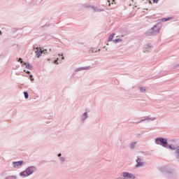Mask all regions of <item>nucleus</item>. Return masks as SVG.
<instances>
[{
	"label": "nucleus",
	"instance_id": "1",
	"mask_svg": "<svg viewBox=\"0 0 179 179\" xmlns=\"http://www.w3.org/2000/svg\"><path fill=\"white\" fill-rule=\"evenodd\" d=\"M162 173L165 174L167 179H178L179 176L176 169L171 168H163L162 169Z\"/></svg>",
	"mask_w": 179,
	"mask_h": 179
},
{
	"label": "nucleus",
	"instance_id": "2",
	"mask_svg": "<svg viewBox=\"0 0 179 179\" xmlns=\"http://www.w3.org/2000/svg\"><path fill=\"white\" fill-rule=\"evenodd\" d=\"M162 29V24L157 23L152 27L150 30L145 33V36L150 37L152 36H157L160 33V29Z\"/></svg>",
	"mask_w": 179,
	"mask_h": 179
},
{
	"label": "nucleus",
	"instance_id": "3",
	"mask_svg": "<svg viewBox=\"0 0 179 179\" xmlns=\"http://www.w3.org/2000/svg\"><path fill=\"white\" fill-rule=\"evenodd\" d=\"M155 145H159L162 148L167 149L169 148V141L167 138L163 137H157L155 139Z\"/></svg>",
	"mask_w": 179,
	"mask_h": 179
},
{
	"label": "nucleus",
	"instance_id": "4",
	"mask_svg": "<svg viewBox=\"0 0 179 179\" xmlns=\"http://www.w3.org/2000/svg\"><path fill=\"white\" fill-rule=\"evenodd\" d=\"M34 50H35V54L38 58H40L41 57V54H50V52L52 51L51 48L48 50L44 49L43 50V49H41V47H36V46H34Z\"/></svg>",
	"mask_w": 179,
	"mask_h": 179
},
{
	"label": "nucleus",
	"instance_id": "5",
	"mask_svg": "<svg viewBox=\"0 0 179 179\" xmlns=\"http://www.w3.org/2000/svg\"><path fill=\"white\" fill-rule=\"evenodd\" d=\"M27 176H31V174H33V173H35V171H37V168L34 166H29L28 168H27L25 169Z\"/></svg>",
	"mask_w": 179,
	"mask_h": 179
},
{
	"label": "nucleus",
	"instance_id": "6",
	"mask_svg": "<svg viewBox=\"0 0 179 179\" xmlns=\"http://www.w3.org/2000/svg\"><path fill=\"white\" fill-rule=\"evenodd\" d=\"M123 178H129V179H135V175L134 173H130L129 172H123Z\"/></svg>",
	"mask_w": 179,
	"mask_h": 179
},
{
	"label": "nucleus",
	"instance_id": "7",
	"mask_svg": "<svg viewBox=\"0 0 179 179\" xmlns=\"http://www.w3.org/2000/svg\"><path fill=\"white\" fill-rule=\"evenodd\" d=\"M136 164L135 167L136 169L139 167H143V166H145V163L142 162V159H141L139 157H137V159L136 160Z\"/></svg>",
	"mask_w": 179,
	"mask_h": 179
},
{
	"label": "nucleus",
	"instance_id": "8",
	"mask_svg": "<svg viewBox=\"0 0 179 179\" xmlns=\"http://www.w3.org/2000/svg\"><path fill=\"white\" fill-rule=\"evenodd\" d=\"M155 120H156V117H150L149 116H147L145 119H143V120H140L139 122H137L136 124L138 125V124L145 122V121H155Z\"/></svg>",
	"mask_w": 179,
	"mask_h": 179
},
{
	"label": "nucleus",
	"instance_id": "9",
	"mask_svg": "<svg viewBox=\"0 0 179 179\" xmlns=\"http://www.w3.org/2000/svg\"><path fill=\"white\" fill-rule=\"evenodd\" d=\"M22 164H23V161L12 162V166L14 167V169H16V167H20V166H22Z\"/></svg>",
	"mask_w": 179,
	"mask_h": 179
},
{
	"label": "nucleus",
	"instance_id": "10",
	"mask_svg": "<svg viewBox=\"0 0 179 179\" xmlns=\"http://www.w3.org/2000/svg\"><path fill=\"white\" fill-rule=\"evenodd\" d=\"M92 66H84V67H79L76 69V72H80V71H88V69H90Z\"/></svg>",
	"mask_w": 179,
	"mask_h": 179
},
{
	"label": "nucleus",
	"instance_id": "11",
	"mask_svg": "<svg viewBox=\"0 0 179 179\" xmlns=\"http://www.w3.org/2000/svg\"><path fill=\"white\" fill-rule=\"evenodd\" d=\"M87 118H89V115H87V112H85L81 115L82 122H85Z\"/></svg>",
	"mask_w": 179,
	"mask_h": 179
},
{
	"label": "nucleus",
	"instance_id": "12",
	"mask_svg": "<svg viewBox=\"0 0 179 179\" xmlns=\"http://www.w3.org/2000/svg\"><path fill=\"white\" fill-rule=\"evenodd\" d=\"M57 156H58V157H59V160L61 164H62L63 163H65V161L66 160V158H65L64 157H61V156H62V154L59 153L57 155Z\"/></svg>",
	"mask_w": 179,
	"mask_h": 179
},
{
	"label": "nucleus",
	"instance_id": "13",
	"mask_svg": "<svg viewBox=\"0 0 179 179\" xmlns=\"http://www.w3.org/2000/svg\"><path fill=\"white\" fill-rule=\"evenodd\" d=\"M92 9H93L94 12H103V9L99 8L96 6H91Z\"/></svg>",
	"mask_w": 179,
	"mask_h": 179
},
{
	"label": "nucleus",
	"instance_id": "14",
	"mask_svg": "<svg viewBox=\"0 0 179 179\" xmlns=\"http://www.w3.org/2000/svg\"><path fill=\"white\" fill-rule=\"evenodd\" d=\"M175 157L179 162V146L177 147V149L175 151Z\"/></svg>",
	"mask_w": 179,
	"mask_h": 179
},
{
	"label": "nucleus",
	"instance_id": "15",
	"mask_svg": "<svg viewBox=\"0 0 179 179\" xmlns=\"http://www.w3.org/2000/svg\"><path fill=\"white\" fill-rule=\"evenodd\" d=\"M20 177H29V175L26 173V170L20 173Z\"/></svg>",
	"mask_w": 179,
	"mask_h": 179
},
{
	"label": "nucleus",
	"instance_id": "16",
	"mask_svg": "<svg viewBox=\"0 0 179 179\" xmlns=\"http://www.w3.org/2000/svg\"><path fill=\"white\" fill-rule=\"evenodd\" d=\"M24 65H25L27 69H29V71H31V69H33V66L29 63H24Z\"/></svg>",
	"mask_w": 179,
	"mask_h": 179
},
{
	"label": "nucleus",
	"instance_id": "17",
	"mask_svg": "<svg viewBox=\"0 0 179 179\" xmlns=\"http://www.w3.org/2000/svg\"><path fill=\"white\" fill-rule=\"evenodd\" d=\"M168 147L169 148V149H171V150H177V147H176V145L173 144L169 145Z\"/></svg>",
	"mask_w": 179,
	"mask_h": 179
},
{
	"label": "nucleus",
	"instance_id": "18",
	"mask_svg": "<svg viewBox=\"0 0 179 179\" xmlns=\"http://www.w3.org/2000/svg\"><path fill=\"white\" fill-rule=\"evenodd\" d=\"M173 20V17H169L162 18V22H169V20Z\"/></svg>",
	"mask_w": 179,
	"mask_h": 179
},
{
	"label": "nucleus",
	"instance_id": "19",
	"mask_svg": "<svg viewBox=\"0 0 179 179\" xmlns=\"http://www.w3.org/2000/svg\"><path fill=\"white\" fill-rule=\"evenodd\" d=\"M135 146H136V142H131L130 144V149H135Z\"/></svg>",
	"mask_w": 179,
	"mask_h": 179
},
{
	"label": "nucleus",
	"instance_id": "20",
	"mask_svg": "<svg viewBox=\"0 0 179 179\" xmlns=\"http://www.w3.org/2000/svg\"><path fill=\"white\" fill-rule=\"evenodd\" d=\"M139 90L141 93H145L146 92V87H141Z\"/></svg>",
	"mask_w": 179,
	"mask_h": 179
},
{
	"label": "nucleus",
	"instance_id": "21",
	"mask_svg": "<svg viewBox=\"0 0 179 179\" xmlns=\"http://www.w3.org/2000/svg\"><path fill=\"white\" fill-rule=\"evenodd\" d=\"M114 36H115V34H114V33L110 34L109 38H108V41H113V38H114Z\"/></svg>",
	"mask_w": 179,
	"mask_h": 179
},
{
	"label": "nucleus",
	"instance_id": "22",
	"mask_svg": "<svg viewBox=\"0 0 179 179\" xmlns=\"http://www.w3.org/2000/svg\"><path fill=\"white\" fill-rule=\"evenodd\" d=\"M114 43H115V44L118 43H121V41H122V39H120V38H117L113 40Z\"/></svg>",
	"mask_w": 179,
	"mask_h": 179
},
{
	"label": "nucleus",
	"instance_id": "23",
	"mask_svg": "<svg viewBox=\"0 0 179 179\" xmlns=\"http://www.w3.org/2000/svg\"><path fill=\"white\" fill-rule=\"evenodd\" d=\"M24 96L25 99H29V93L26 91L24 92Z\"/></svg>",
	"mask_w": 179,
	"mask_h": 179
},
{
	"label": "nucleus",
	"instance_id": "24",
	"mask_svg": "<svg viewBox=\"0 0 179 179\" xmlns=\"http://www.w3.org/2000/svg\"><path fill=\"white\" fill-rule=\"evenodd\" d=\"M29 78H30L31 81L34 80V78H33V75L30 74Z\"/></svg>",
	"mask_w": 179,
	"mask_h": 179
},
{
	"label": "nucleus",
	"instance_id": "25",
	"mask_svg": "<svg viewBox=\"0 0 179 179\" xmlns=\"http://www.w3.org/2000/svg\"><path fill=\"white\" fill-rule=\"evenodd\" d=\"M18 62H20L21 64H24V62L22 61V58L19 59Z\"/></svg>",
	"mask_w": 179,
	"mask_h": 179
},
{
	"label": "nucleus",
	"instance_id": "26",
	"mask_svg": "<svg viewBox=\"0 0 179 179\" xmlns=\"http://www.w3.org/2000/svg\"><path fill=\"white\" fill-rule=\"evenodd\" d=\"M58 58L54 61V64H57L58 65Z\"/></svg>",
	"mask_w": 179,
	"mask_h": 179
},
{
	"label": "nucleus",
	"instance_id": "27",
	"mask_svg": "<svg viewBox=\"0 0 179 179\" xmlns=\"http://www.w3.org/2000/svg\"><path fill=\"white\" fill-rule=\"evenodd\" d=\"M147 47H148V48H152V45H150V43L147 44Z\"/></svg>",
	"mask_w": 179,
	"mask_h": 179
},
{
	"label": "nucleus",
	"instance_id": "28",
	"mask_svg": "<svg viewBox=\"0 0 179 179\" xmlns=\"http://www.w3.org/2000/svg\"><path fill=\"white\" fill-rule=\"evenodd\" d=\"M24 72H26V73H27L28 75H30V71H29L24 70Z\"/></svg>",
	"mask_w": 179,
	"mask_h": 179
},
{
	"label": "nucleus",
	"instance_id": "29",
	"mask_svg": "<svg viewBox=\"0 0 179 179\" xmlns=\"http://www.w3.org/2000/svg\"><path fill=\"white\" fill-rule=\"evenodd\" d=\"M154 3H157L159 2V0H153Z\"/></svg>",
	"mask_w": 179,
	"mask_h": 179
},
{
	"label": "nucleus",
	"instance_id": "30",
	"mask_svg": "<svg viewBox=\"0 0 179 179\" xmlns=\"http://www.w3.org/2000/svg\"><path fill=\"white\" fill-rule=\"evenodd\" d=\"M10 177H13V178L16 179V176H10Z\"/></svg>",
	"mask_w": 179,
	"mask_h": 179
},
{
	"label": "nucleus",
	"instance_id": "31",
	"mask_svg": "<svg viewBox=\"0 0 179 179\" xmlns=\"http://www.w3.org/2000/svg\"><path fill=\"white\" fill-rule=\"evenodd\" d=\"M58 57H62V55L59 54V55H58Z\"/></svg>",
	"mask_w": 179,
	"mask_h": 179
},
{
	"label": "nucleus",
	"instance_id": "32",
	"mask_svg": "<svg viewBox=\"0 0 179 179\" xmlns=\"http://www.w3.org/2000/svg\"><path fill=\"white\" fill-rule=\"evenodd\" d=\"M64 59H65V57H62V60H64Z\"/></svg>",
	"mask_w": 179,
	"mask_h": 179
},
{
	"label": "nucleus",
	"instance_id": "33",
	"mask_svg": "<svg viewBox=\"0 0 179 179\" xmlns=\"http://www.w3.org/2000/svg\"><path fill=\"white\" fill-rule=\"evenodd\" d=\"M2 34V31H0V36Z\"/></svg>",
	"mask_w": 179,
	"mask_h": 179
},
{
	"label": "nucleus",
	"instance_id": "34",
	"mask_svg": "<svg viewBox=\"0 0 179 179\" xmlns=\"http://www.w3.org/2000/svg\"><path fill=\"white\" fill-rule=\"evenodd\" d=\"M146 51H149V50H146Z\"/></svg>",
	"mask_w": 179,
	"mask_h": 179
}]
</instances>
